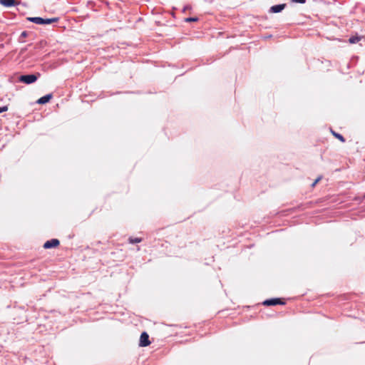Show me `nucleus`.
I'll list each match as a JSON object with an SVG mask.
<instances>
[{
    "instance_id": "f257e3e1",
    "label": "nucleus",
    "mask_w": 365,
    "mask_h": 365,
    "mask_svg": "<svg viewBox=\"0 0 365 365\" xmlns=\"http://www.w3.org/2000/svg\"><path fill=\"white\" fill-rule=\"evenodd\" d=\"M59 17H53V18H42L40 16L35 17H27L26 20L29 22L38 24V25H47L53 23H56L59 21Z\"/></svg>"
},
{
    "instance_id": "f03ea898",
    "label": "nucleus",
    "mask_w": 365,
    "mask_h": 365,
    "mask_svg": "<svg viewBox=\"0 0 365 365\" xmlns=\"http://www.w3.org/2000/svg\"><path fill=\"white\" fill-rule=\"evenodd\" d=\"M40 76L41 73L38 72L30 74H22L18 77V81L26 85H30L35 83Z\"/></svg>"
},
{
    "instance_id": "7ed1b4c3",
    "label": "nucleus",
    "mask_w": 365,
    "mask_h": 365,
    "mask_svg": "<svg viewBox=\"0 0 365 365\" xmlns=\"http://www.w3.org/2000/svg\"><path fill=\"white\" fill-rule=\"evenodd\" d=\"M262 304L264 306H267V307L276 306V305H284V304H286V302L283 298L276 297V298H270V299H265L262 302Z\"/></svg>"
},
{
    "instance_id": "20e7f679",
    "label": "nucleus",
    "mask_w": 365,
    "mask_h": 365,
    "mask_svg": "<svg viewBox=\"0 0 365 365\" xmlns=\"http://www.w3.org/2000/svg\"><path fill=\"white\" fill-rule=\"evenodd\" d=\"M150 344L149 340V335L146 331H143L140 336L139 346L141 347H145Z\"/></svg>"
},
{
    "instance_id": "39448f33",
    "label": "nucleus",
    "mask_w": 365,
    "mask_h": 365,
    "mask_svg": "<svg viewBox=\"0 0 365 365\" xmlns=\"http://www.w3.org/2000/svg\"><path fill=\"white\" fill-rule=\"evenodd\" d=\"M60 245V241L58 239L53 238L51 240H47L44 244L43 247L44 249H53L56 248Z\"/></svg>"
},
{
    "instance_id": "423d86ee",
    "label": "nucleus",
    "mask_w": 365,
    "mask_h": 365,
    "mask_svg": "<svg viewBox=\"0 0 365 365\" xmlns=\"http://www.w3.org/2000/svg\"><path fill=\"white\" fill-rule=\"evenodd\" d=\"M287 7V4H279L272 6L269 9V13L270 14H277L282 12Z\"/></svg>"
},
{
    "instance_id": "0eeeda50",
    "label": "nucleus",
    "mask_w": 365,
    "mask_h": 365,
    "mask_svg": "<svg viewBox=\"0 0 365 365\" xmlns=\"http://www.w3.org/2000/svg\"><path fill=\"white\" fill-rule=\"evenodd\" d=\"M52 98H53V94L48 93V94L39 98L36 101V103L40 105H43V104L48 103L52 99Z\"/></svg>"
},
{
    "instance_id": "6e6552de",
    "label": "nucleus",
    "mask_w": 365,
    "mask_h": 365,
    "mask_svg": "<svg viewBox=\"0 0 365 365\" xmlns=\"http://www.w3.org/2000/svg\"><path fill=\"white\" fill-rule=\"evenodd\" d=\"M0 4L4 7L10 8L19 4L16 0H0Z\"/></svg>"
},
{
    "instance_id": "1a4fd4ad",
    "label": "nucleus",
    "mask_w": 365,
    "mask_h": 365,
    "mask_svg": "<svg viewBox=\"0 0 365 365\" xmlns=\"http://www.w3.org/2000/svg\"><path fill=\"white\" fill-rule=\"evenodd\" d=\"M362 38V36H359L358 34H356L355 36H351L348 41L349 43L354 44L359 42Z\"/></svg>"
},
{
    "instance_id": "9d476101",
    "label": "nucleus",
    "mask_w": 365,
    "mask_h": 365,
    "mask_svg": "<svg viewBox=\"0 0 365 365\" xmlns=\"http://www.w3.org/2000/svg\"><path fill=\"white\" fill-rule=\"evenodd\" d=\"M331 133L332 135L336 138L338 139L339 140H340L341 143H345L346 142V139L340 133H336L334 130H331Z\"/></svg>"
},
{
    "instance_id": "9b49d317",
    "label": "nucleus",
    "mask_w": 365,
    "mask_h": 365,
    "mask_svg": "<svg viewBox=\"0 0 365 365\" xmlns=\"http://www.w3.org/2000/svg\"><path fill=\"white\" fill-rule=\"evenodd\" d=\"M29 32L27 31H22L19 37L18 41L19 43H24V40L23 38H26L29 36Z\"/></svg>"
},
{
    "instance_id": "f8f14e48",
    "label": "nucleus",
    "mask_w": 365,
    "mask_h": 365,
    "mask_svg": "<svg viewBox=\"0 0 365 365\" xmlns=\"http://www.w3.org/2000/svg\"><path fill=\"white\" fill-rule=\"evenodd\" d=\"M142 238L140 237H129L128 242L130 244H136L142 242Z\"/></svg>"
},
{
    "instance_id": "ddd939ff",
    "label": "nucleus",
    "mask_w": 365,
    "mask_h": 365,
    "mask_svg": "<svg viewBox=\"0 0 365 365\" xmlns=\"http://www.w3.org/2000/svg\"><path fill=\"white\" fill-rule=\"evenodd\" d=\"M199 20V19L197 16H192V17H187L184 19L185 22L187 23H191V22H196Z\"/></svg>"
},
{
    "instance_id": "4468645a",
    "label": "nucleus",
    "mask_w": 365,
    "mask_h": 365,
    "mask_svg": "<svg viewBox=\"0 0 365 365\" xmlns=\"http://www.w3.org/2000/svg\"><path fill=\"white\" fill-rule=\"evenodd\" d=\"M306 1H307V0H291L292 3L301 4H305Z\"/></svg>"
},
{
    "instance_id": "2eb2a0df",
    "label": "nucleus",
    "mask_w": 365,
    "mask_h": 365,
    "mask_svg": "<svg viewBox=\"0 0 365 365\" xmlns=\"http://www.w3.org/2000/svg\"><path fill=\"white\" fill-rule=\"evenodd\" d=\"M9 109L8 106H4L0 107V113L7 111Z\"/></svg>"
},
{
    "instance_id": "dca6fc26",
    "label": "nucleus",
    "mask_w": 365,
    "mask_h": 365,
    "mask_svg": "<svg viewBox=\"0 0 365 365\" xmlns=\"http://www.w3.org/2000/svg\"><path fill=\"white\" fill-rule=\"evenodd\" d=\"M322 179V176H319L312 184V187H314L319 182V180Z\"/></svg>"
},
{
    "instance_id": "f3484780",
    "label": "nucleus",
    "mask_w": 365,
    "mask_h": 365,
    "mask_svg": "<svg viewBox=\"0 0 365 365\" xmlns=\"http://www.w3.org/2000/svg\"><path fill=\"white\" fill-rule=\"evenodd\" d=\"M192 9V7L190 6V5H186L183 7L182 9V12H185V11L187 10H190Z\"/></svg>"
},
{
    "instance_id": "a211bd4d",
    "label": "nucleus",
    "mask_w": 365,
    "mask_h": 365,
    "mask_svg": "<svg viewBox=\"0 0 365 365\" xmlns=\"http://www.w3.org/2000/svg\"><path fill=\"white\" fill-rule=\"evenodd\" d=\"M26 48H23V49L21 50V51H26Z\"/></svg>"
},
{
    "instance_id": "6ab92c4d",
    "label": "nucleus",
    "mask_w": 365,
    "mask_h": 365,
    "mask_svg": "<svg viewBox=\"0 0 365 365\" xmlns=\"http://www.w3.org/2000/svg\"><path fill=\"white\" fill-rule=\"evenodd\" d=\"M363 199H365V193L363 195Z\"/></svg>"
}]
</instances>
